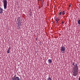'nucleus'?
<instances>
[{
	"instance_id": "nucleus-1",
	"label": "nucleus",
	"mask_w": 80,
	"mask_h": 80,
	"mask_svg": "<svg viewBox=\"0 0 80 80\" xmlns=\"http://www.w3.org/2000/svg\"><path fill=\"white\" fill-rule=\"evenodd\" d=\"M72 65L74 66L72 69L73 75L76 77L78 73V66L77 65V64H76V65H75L74 62H72Z\"/></svg>"
},
{
	"instance_id": "nucleus-2",
	"label": "nucleus",
	"mask_w": 80,
	"mask_h": 80,
	"mask_svg": "<svg viewBox=\"0 0 80 80\" xmlns=\"http://www.w3.org/2000/svg\"><path fill=\"white\" fill-rule=\"evenodd\" d=\"M2 2L3 3L4 9H6L7 8V0H3Z\"/></svg>"
},
{
	"instance_id": "nucleus-3",
	"label": "nucleus",
	"mask_w": 80,
	"mask_h": 80,
	"mask_svg": "<svg viewBox=\"0 0 80 80\" xmlns=\"http://www.w3.org/2000/svg\"><path fill=\"white\" fill-rule=\"evenodd\" d=\"M17 21H18V26H20V24H21V23H20V20H21V18L19 17L17 18Z\"/></svg>"
},
{
	"instance_id": "nucleus-4",
	"label": "nucleus",
	"mask_w": 80,
	"mask_h": 80,
	"mask_svg": "<svg viewBox=\"0 0 80 80\" xmlns=\"http://www.w3.org/2000/svg\"><path fill=\"white\" fill-rule=\"evenodd\" d=\"M60 48L62 52L63 53L64 52H65V48L64 47V46H62Z\"/></svg>"
},
{
	"instance_id": "nucleus-5",
	"label": "nucleus",
	"mask_w": 80,
	"mask_h": 80,
	"mask_svg": "<svg viewBox=\"0 0 80 80\" xmlns=\"http://www.w3.org/2000/svg\"><path fill=\"white\" fill-rule=\"evenodd\" d=\"M62 10H60L59 12H58V16L59 17H60V16L62 15Z\"/></svg>"
},
{
	"instance_id": "nucleus-6",
	"label": "nucleus",
	"mask_w": 80,
	"mask_h": 80,
	"mask_svg": "<svg viewBox=\"0 0 80 80\" xmlns=\"http://www.w3.org/2000/svg\"><path fill=\"white\" fill-rule=\"evenodd\" d=\"M48 63L50 64V63H51L52 62V59H49L48 60Z\"/></svg>"
},
{
	"instance_id": "nucleus-7",
	"label": "nucleus",
	"mask_w": 80,
	"mask_h": 80,
	"mask_svg": "<svg viewBox=\"0 0 80 80\" xmlns=\"http://www.w3.org/2000/svg\"><path fill=\"white\" fill-rule=\"evenodd\" d=\"M3 9H2V8H0V13H3Z\"/></svg>"
},
{
	"instance_id": "nucleus-8",
	"label": "nucleus",
	"mask_w": 80,
	"mask_h": 80,
	"mask_svg": "<svg viewBox=\"0 0 80 80\" xmlns=\"http://www.w3.org/2000/svg\"><path fill=\"white\" fill-rule=\"evenodd\" d=\"M60 17H59L58 16V18H56V21H57V22H57H57H58V21H59L60 19Z\"/></svg>"
},
{
	"instance_id": "nucleus-9",
	"label": "nucleus",
	"mask_w": 80,
	"mask_h": 80,
	"mask_svg": "<svg viewBox=\"0 0 80 80\" xmlns=\"http://www.w3.org/2000/svg\"><path fill=\"white\" fill-rule=\"evenodd\" d=\"M10 47H9V48H8V51H7V53H10Z\"/></svg>"
},
{
	"instance_id": "nucleus-10",
	"label": "nucleus",
	"mask_w": 80,
	"mask_h": 80,
	"mask_svg": "<svg viewBox=\"0 0 80 80\" xmlns=\"http://www.w3.org/2000/svg\"><path fill=\"white\" fill-rule=\"evenodd\" d=\"M62 14L63 15H65V11H63L62 12Z\"/></svg>"
},
{
	"instance_id": "nucleus-11",
	"label": "nucleus",
	"mask_w": 80,
	"mask_h": 80,
	"mask_svg": "<svg viewBox=\"0 0 80 80\" xmlns=\"http://www.w3.org/2000/svg\"><path fill=\"white\" fill-rule=\"evenodd\" d=\"M78 23L79 25H80V20H79L78 21Z\"/></svg>"
},
{
	"instance_id": "nucleus-12",
	"label": "nucleus",
	"mask_w": 80,
	"mask_h": 80,
	"mask_svg": "<svg viewBox=\"0 0 80 80\" xmlns=\"http://www.w3.org/2000/svg\"><path fill=\"white\" fill-rule=\"evenodd\" d=\"M52 79L51 78H50V77H49L48 79L47 80H52Z\"/></svg>"
},
{
	"instance_id": "nucleus-13",
	"label": "nucleus",
	"mask_w": 80,
	"mask_h": 80,
	"mask_svg": "<svg viewBox=\"0 0 80 80\" xmlns=\"http://www.w3.org/2000/svg\"><path fill=\"white\" fill-rule=\"evenodd\" d=\"M69 7H71V5H70L69 6Z\"/></svg>"
},
{
	"instance_id": "nucleus-14",
	"label": "nucleus",
	"mask_w": 80,
	"mask_h": 80,
	"mask_svg": "<svg viewBox=\"0 0 80 80\" xmlns=\"http://www.w3.org/2000/svg\"><path fill=\"white\" fill-rule=\"evenodd\" d=\"M62 24H63V23H64V22L63 21H62Z\"/></svg>"
},
{
	"instance_id": "nucleus-15",
	"label": "nucleus",
	"mask_w": 80,
	"mask_h": 80,
	"mask_svg": "<svg viewBox=\"0 0 80 80\" xmlns=\"http://www.w3.org/2000/svg\"><path fill=\"white\" fill-rule=\"evenodd\" d=\"M41 0H38V1H41Z\"/></svg>"
},
{
	"instance_id": "nucleus-16",
	"label": "nucleus",
	"mask_w": 80,
	"mask_h": 80,
	"mask_svg": "<svg viewBox=\"0 0 80 80\" xmlns=\"http://www.w3.org/2000/svg\"><path fill=\"white\" fill-rule=\"evenodd\" d=\"M78 80H80V79L79 78L78 79Z\"/></svg>"
}]
</instances>
